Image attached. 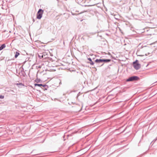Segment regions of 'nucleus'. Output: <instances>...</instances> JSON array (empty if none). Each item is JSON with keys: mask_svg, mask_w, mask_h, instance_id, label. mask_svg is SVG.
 <instances>
[{"mask_svg": "<svg viewBox=\"0 0 157 157\" xmlns=\"http://www.w3.org/2000/svg\"><path fill=\"white\" fill-rule=\"evenodd\" d=\"M88 59L89 60V62H88L90 65H94V66H98V63H96L95 62L94 63L92 59L90 58H88Z\"/></svg>", "mask_w": 157, "mask_h": 157, "instance_id": "obj_5", "label": "nucleus"}, {"mask_svg": "<svg viewBox=\"0 0 157 157\" xmlns=\"http://www.w3.org/2000/svg\"><path fill=\"white\" fill-rule=\"evenodd\" d=\"M33 22H34L35 21L34 19H33Z\"/></svg>", "mask_w": 157, "mask_h": 157, "instance_id": "obj_18", "label": "nucleus"}, {"mask_svg": "<svg viewBox=\"0 0 157 157\" xmlns=\"http://www.w3.org/2000/svg\"><path fill=\"white\" fill-rule=\"evenodd\" d=\"M116 16V15H114V16L115 18L116 19H118V18H116V17H115V16Z\"/></svg>", "mask_w": 157, "mask_h": 157, "instance_id": "obj_17", "label": "nucleus"}, {"mask_svg": "<svg viewBox=\"0 0 157 157\" xmlns=\"http://www.w3.org/2000/svg\"><path fill=\"white\" fill-rule=\"evenodd\" d=\"M38 56L40 59L42 58H43V53H40L39 54H38Z\"/></svg>", "mask_w": 157, "mask_h": 157, "instance_id": "obj_8", "label": "nucleus"}, {"mask_svg": "<svg viewBox=\"0 0 157 157\" xmlns=\"http://www.w3.org/2000/svg\"><path fill=\"white\" fill-rule=\"evenodd\" d=\"M3 98H4V96H2V95L0 96V98L3 99Z\"/></svg>", "mask_w": 157, "mask_h": 157, "instance_id": "obj_13", "label": "nucleus"}, {"mask_svg": "<svg viewBox=\"0 0 157 157\" xmlns=\"http://www.w3.org/2000/svg\"><path fill=\"white\" fill-rule=\"evenodd\" d=\"M149 54H150V53H148V54H145V56H147V55H148Z\"/></svg>", "mask_w": 157, "mask_h": 157, "instance_id": "obj_15", "label": "nucleus"}, {"mask_svg": "<svg viewBox=\"0 0 157 157\" xmlns=\"http://www.w3.org/2000/svg\"><path fill=\"white\" fill-rule=\"evenodd\" d=\"M49 59L50 60H51V61H53V60H52V59L51 58H50Z\"/></svg>", "mask_w": 157, "mask_h": 157, "instance_id": "obj_14", "label": "nucleus"}, {"mask_svg": "<svg viewBox=\"0 0 157 157\" xmlns=\"http://www.w3.org/2000/svg\"><path fill=\"white\" fill-rule=\"evenodd\" d=\"M111 60V59H96L95 60V62L98 63V65L100 66H102L104 63H108Z\"/></svg>", "mask_w": 157, "mask_h": 157, "instance_id": "obj_1", "label": "nucleus"}, {"mask_svg": "<svg viewBox=\"0 0 157 157\" xmlns=\"http://www.w3.org/2000/svg\"><path fill=\"white\" fill-rule=\"evenodd\" d=\"M34 86H42L44 87H45L46 86V85H43L42 84H38L36 83V84H34Z\"/></svg>", "mask_w": 157, "mask_h": 157, "instance_id": "obj_7", "label": "nucleus"}, {"mask_svg": "<svg viewBox=\"0 0 157 157\" xmlns=\"http://www.w3.org/2000/svg\"><path fill=\"white\" fill-rule=\"evenodd\" d=\"M148 64H147V65H146V67H147V66H148Z\"/></svg>", "mask_w": 157, "mask_h": 157, "instance_id": "obj_19", "label": "nucleus"}, {"mask_svg": "<svg viewBox=\"0 0 157 157\" xmlns=\"http://www.w3.org/2000/svg\"><path fill=\"white\" fill-rule=\"evenodd\" d=\"M58 69H62V68L61 67H59V68H58Z\"/></svg>", "mask_w": 157, "mask_h": 157, "instance_id": "obj_20", "label": "nucleus"}, {"mask_svg": "<svg viewBox=\"0 0 157 157\" xmlns=\"http://www.w3.org/2000/svg\"><path fill=\"white\" fill-rule=\"evenodd\" d=\"M21 67L22 68V69H23V68L22 67Z\"/></svg>", "mask_w": 157, "mask_h": 157, "instance_id": "obj_21", "label": "nucleus"}, {"mask_svg": "<svg viewBox=\"0 0 157 157\" xmlns=\"http://www.w3.org/2000/svg\"><path fill=\"white\" fill-rule=\"evenodd\" d=\"M40 80L39 79H36L35 80V82L37 83H38L40 82Z\"/></svg>", "mask_w": 157, "mask_h": 157, "instance_id": "obj_11", "label": "nucleus"}, {"mask_svg": "<svg viewBox=\"0 0 157 157\" xmlns=\"http://www.w3.org/2000/svg\"><path fill=\"white\" fill-rule=\"evenodd\" d=\"M6 47V46L5 44H2L0 46V51L5 48Z\"/></svg>", "mask_w": 157, "mask_h": 157, "instance_id": "obj_6", "label": "nucleus"}, {"mask_svg": "<svg viewBox=\"0 0 157 157\" xmlns=\"http://www.w3.org/2000/svg\"><path fill=\"white\" fill-rule=\"evenodd\" d=\"M140 79L137 76H133L127 79L126 81L127 82L132 81H137Z\"/></svg>", "mask_w": 157, "mask_h": 157, "instance_id": "obj_4", "label": "nucleus"}, {"mask_svg": "<svg viewBox=\"0 0 157 157\" xmlns=\"http://www.w3.org/2000/svg\"><path fill=\"white\" fill-rule=\"evenodd\" d=\"M138 51H139V50L138 49V50L137 52H136V55H137V56H142V55H138Z\"/></svg>", "mask_w": 157, "mask_h": 157, "instance_id": "obj_12", "label": "nucleus"}, {"mask_svg": "<svg viewBox=\"0 0 157 157\" xmlns=\"http://www.w3.org/2000/svg\"><path fill=\"white\" fill-rule=\"evenodd\" d=\"M132 65L134 69H140L141 68V64L139 63L138 60H136L133 62Z\"/></svg>", "mask_w": 157, "mask_h": 157, "instance_id": "obj_2", "label": "nucleus"}, {"mask_svg": "<svg viewBox=\"0 0 157 157\" xmlns=\"http://www.w3.org/2000/svg\"><path fill=\"white\" fill-rule=\"evenodd\" d=\"M19 54H20V53L18 52H16V53H15V56H14L15 57V58H17L18 56L19 55Z\"/></svg>", "mask_w": 157, "mask_h": 157, "instance_id": "obj_10", "label": "nucleus"}, {"mask_svg": "<svg viewBox=\"0 0 157 157\" xmlns=\"http://www.w3.org/2000/svg\"><path fill=\"white\" fill-rule=\"evenodd\" d=\"M43 53V58L46 59L47 58L48 55L46 52H44Z\"/></svg>", "mask_w": 157, "mask_h": 157, "instance_id": "obj_9", "label": "nucleus"}, {"mask_svg": "<svg viewBox=\"0 0 157 157\" xmlns=\"http://www.w3.org/2000/svg\"><path fill=\"white\" fill-rule=\"evenodd\" d=\"M94 59H95V58H93L92 59L93 61V60H94V62H95V60H94Z\"/></svg>", "mask_w": 157, "mask_h": 157, "instance_id": "obj_16", "label": "nucleus"}, {"mask_svg": "<svg viewBox=\"0 0 157 157\" xmlns=\"http://www.w3.org/2000/svg\"><path fill=\"white\" fill-rule=\"evenodd\" d=\"M44 12V10L41 9L39 10L36 14V19H40L42 17L43 14Z\"/></svg>", "mask_w": 157, "mask_h": 157, "instance_id": "obj_3", "label": "nucleus"}]
</instances>
